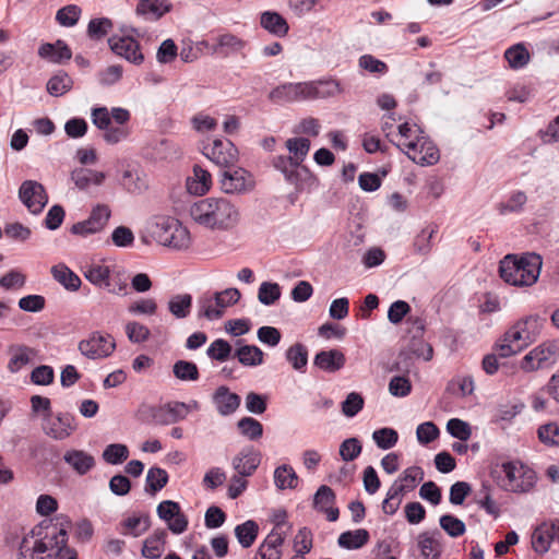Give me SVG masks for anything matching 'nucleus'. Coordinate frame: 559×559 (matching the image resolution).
Segmentation results:
<instances>
[{"label":"nucleus","mask_w":559,"mask_h":559,"mask_svg":"<svg viewBox=\"0 0 559 559\" xmlns=\"http://www.w3.org/2000/svg\"><path fill=\"white\" fill-rule=\"evenodd\" d=\"M281 297V287L277 283L263 282L258 292V299L265 306L275 304Z\"/></svg>","instance_id":"obj_53"},{"label":"nucleus","mask_w":559,"mask_h":559,"mask_svg":"<svg viewBox=\"0 0 559 559\" xmlns=\"http://www.w3.org/2000/svg\"><path fill=\"white\" fill-rule=\"evenodd\" d=\"M504 58L507 59L510 68L521 69L528 63L531 57L528 50L523 44H515L506 50Z\"/></svg>","instance_id":"obj_42"},{"label":"nucleus","mask_w":559,"mask_h":559,"mask_svg":"<svg viewBox=\"0 0 559 559\" xmlns=\"http://www.w3.org/2000/svg\"><path fill=\"white\" fill-rule=\"evenodd\" d=\"M364 397L357 392H350L342 403V413L346 417L356 416L364 408Z\"/></svg>","instance_id":"obj_57"},{"label":"nucleus","mask_w":559,"mask_h":559,"mask_svg":"<svg viewBox=\"0 0 559 559\" xmlns=\"http://www.w3.org/2000/svg\"><path fill=\"white\" fill-rule=\"evenodd\" d=\"M246 46L245 40L233 35V34H223L217 37V46L215 51L223 52L224 55L238 52L243 49Z\"/></svg>","instance_id":"obj_46"},{"label":"nucleus","mask_w":559,"mask_h":559,"mask_svg":"<svg viewBox=\"0 0 559 559\" xmlns=\"http://www.w3.org/2000/svg\"><path fill=\"white\" fill-rule=\"evenodd\" d=\"M126 334L130 342L142 343L148 340L151 333L144 324L131 321L126 324Z\"/></svg>","instance_id":"obj_61"},{"label":"nucleus","mask_w":559,"mask_h":559,"mask_svg":"<svg viewBox=\"0 0 559 559\" xmlns=\"http://www.w3.org/2000/svg\"><path fill=\"white\" fill-rule=\"evenodd\" d=\"M526 202V194L523 191H515L510 195L507 202L500 203L498 205V211L502 215L512 212H521Z\"/></svg>","instance_id":"obj_56"},{"label":"nucleus","mask_w":559,"mask_h":559,"mask_svg":"<svg viewBox=\"0 0 559 559\" xmlns=\"http://www.w3.org/2000/svg\"><path fill=\"white\" fill-rule=\"evenodd\" d=\"M78 429L76 418L70 413L45 415L43 431L53 440L62 441L70 438Z\"/></svg>","instance_id":"obj_13"},{"label":"nucleus","mask_w":559,"mask_h":559,"mask_svg":"<svg viewBox=\"0 0 559 559\" xmlns=\"http://www.w3.org/2000/svg\"><path fill=\"white\" fill-rule=\"evenodd\" d=\"M192 308V296L190 294H177L168 300V310L176 319L187 318Z\"/></svg>","instance_id":"obj_38"},{"label":"nucleus","mask_w":559,"mask_h":559,"mask_svg":"<svg viewBox=\"0 0 559 559\" xmlns=\"http://www.w3.org/2000/svg\"><path fill=\"white\" fill-rule=\"evenodd\" d=\"M218 182L221 190L226 194H245L252 191L255 186L253 175L236 165L222 169Z\"/></svg>","instance_id":"obj_10"},{"label":"nucleus","mask_w":559,"mask_h":559,"mask_svg":"<svg viewBox=\"0 0 559 559\" xmlns=\"http://www.w3.org/2000/svg\"><path fill=\"white\" fill-rule=\"evenodd\" d=\"M203 154L222 169L230 168L238 162V150L229 140H214L205 146Z\"/></svg>","instance_id":"obj_15"},{"label":"nucleus","mask_w":559,"mask_h":559,"mask_svg":"<svg viewBox=\"0 0 559 559\" xmlns=\"http://www.w3.org/2000/svg\"><path fill=\"white\" fill-rule=\"evenodd\" d=\"M71 178L74 185L79 189H87L90 186H100L103 185L106 175L103 171H97L88 168H80L75 169L71 174Z\"/></svg>","instance_id":"obj_30"},{"label":"nucleus","mask_w":559,"mask_h":559,"mask_svg":"<svg viewBox=\"0 0 559 559\" xmlns=\"http://www.w3.org/2000/svg\"><path fill=\"white\" fill-rule=\"evenodd\" d=\"M274 484L280 490L295 489L298 485V476L290 465L283 464L274 471Z\"/></svg>","instance_id":"obj_37"},{"label":"nucleus","mask_w":559,"mask_h":559,"mask_svg":"<svg viewBox=\"0 0 559 559\" xmlns=\"http://www.w3.org/2000/svg\"><path fill=\"white\" fill-rule=\"evenodd\" d=\"M72 87L73 80L64 71H58L48 80L46 84L48 94L55 97H60L67 94Z\"/></svg>","instance_id":"obj_35"},{"label":"nucleus","mask_w":559,"mask_h":559,"mask_svg":"<svg viewBox=\"0 0 559 559\" xmlns=\"http://www.w3.org/2000/svg\"><path fill=\"white\" fill-rule=\"evenodd\" d=\"M123 69L119 64H112L102 70L97 74L100 85L110 86L119 82L122 78Z\"/></svg>","instance_id":"obj_63"},{"label":"nucleus","mask_w":559,"mask_h":559,"mask_svg":"<svg viewBox=\"0 0 559 559\" xmlns=\"http://www.w3.org/2000/svg\"><path fill=\"white\" fill-rule=\"evenodd\" d=\"M108 44L117 56L124 58L133 64H141L144 60L140 44L131 36H112L108 39Z\"/></svg>","instance_id":"obj_18"},{"label":"nucleus","mask_w":559,"mask_h":559,"mask_svg":"<svg viewBox=\"0 0 559 559\" xmlns=\"http://www.w3.org/2000/svg\"><path fill=\"white\" fill-rule=\"evenodd\" d=\"M286 359L292 367L300 372H304L308 364V350L305 345L297 343L286 350Z\"/></svg>","instance_id":"obj_43"},{"label":"nucleus","mask_w":559,"mask_h":559,"mask_svg":"<svg viewBox=\"0 0 559 559\" xmlns=\"http://www.w3.org/2000/svg\"><path fill=\"white\" fill-rule=\"evenodd\" d=\"M235 357L245 367H258L264 361V353L255 345H241L235 352Z\"/></svg>","instance_id":"obj_33"},{"label":"nucleus","mask_w":559,"mask_h":559,"mask_svg":"<svg viewBox=\"0 0 559 559\" xmlns=\"http://www.w3.org/2000/svg\"><path fill=\"white\" fill-rule=\"evenodd\" d=\"M417 545L424 559H438L442 552L439 532L420 533Z\"/></svg>","instance_id":"obj_27"},{"label":"nucleus","mask_w":559,"mask_h":559,"mask_svg":"<svg viewBox=\"0 0 559 559\" xmlns=\"http://www.w3.org/2000/svg\"><path fill=\"white\" fill-rule=\"evenodd\" d=\"M361 451L362 445L357 438L345 439L340 445V455L345 462L354 461L360 455Z\"/></svg>","instance_id":"obj_58"},{"label":"nucleus","mask_w":559,"mask_h":559,"mask_svg":"<svg viewBox=\"0 0 559 559\" xmlns=\"http://www.w3.org/2000/svg\"><path fill=\"white\" fill-rule=\"evenodd\" d=\"M166 532H155L151 537L146 538L142 548V555L148 559H158L165 547Z\"/></svg>","instance_id":"obj_39"},{"label":"nucleus","mask_w":559,"mask_h":559,"mask_svg":"<svg viewBox=\"0 0 559 559\" xmlns=\"http://www.w3.org/2000/svg\"><path fill=\"white\" fill-rule=\"evenodd\" d=\"M336 496L332 488L322 485L318 488L313 497V507L316 510L325 513L330 522H335L338 519V508L334 507Z\"/></svg>","instance_id":"obj_21"},{"label":"nucleus","mask_w":559,"mask_h":559,"mask_svg":"<svg viewBox=\"0 0 559 559\" xmlns=\"http://www.w3.org/2000/svg\"><path fill=\"white\" fill-rule=\"evenodd\" d=\"M237 426L240 433L250 440H257L262 437L263 426L259 420L252 417L241 418Z\"/></svg>","instance_id":"obj_52"},{"label":"nucleus","mask_w":559,"mask_h":559,"mask_svg":"<svg viewBox=\"0 0 559 559\" xmlns=\"http://www.w3.org/2000/svg\"><path fill=\"white\" fill-rule=\"evenodd\" d=\"M63 460L79 475L87 474L95 466L94 456L83 450H68Z\"/></svg>","instance_id":"obj_24"},{"label":"nucleus","mask_w":559,"mask_h":559,"mask_svg":"<svg viewBox=\"0 0 559 559\" xmlns=\"http://www.w3.org/2000/svg\"><path fill=\"white\" fill-rule=\"evenodd\" d=\"M447 430L448 432L462 441H466L471 438L472 430L469 425L459 418H452L447 424Z\"/></svg>","instance_id":"obj_62"},{"label":"nucleus","mask_w":559,"mask_h":559,"mask_svg":"<svg viewBox=\"0 0 559 559\" xmlns=\"http://www.w3.org/2000/svg\"><path fill=\"white\" fill-rule=\"evenodd\" d=\"M554 540H556L555 534L548 522L539 524L532 534V547L537 554H546Z\"/></svg>","instance_id":"obj_29"},{"label":"nucleus","mask_w":559,"mask_h":559,"mask_svg":"<svg viewBox=\"0 0 559 559\" xmlns=\"http://www.w3.org/2000/svg\"><path fill=\"white\" fill-rule=\"evenodd\" d=\"M9 360L7 369L11 373H17L22 369L38 360V350L25 344H12L8 347Z\"/></svg>","instance_id":"obj_17"},{"label":"nucleus","mask_w":559,"mask_h":559,"mask_svg":"<svg viewBox=\"0 0 559 559\" xmlns=\"http://www.w3.org/2000/svg\"><path fill=\"white\" fill-rule=\"evenodd\" d=\"M369 540V533L365 528L347 531L338 536L337 544L345 549H359Z\"/></svg>","instance_id":"obj_36"},{"label":"nucleus","mask_w":559,"mask_h":559,"mask_svg":"<svg viewBox=\"0 0 559 559\" xmlns=\"http://www.w3.org/2000/svg\"><path fill=\"white\" fill-rule=\"evenodd\" d=\"M502 472L504 474L503 487L508 491L526 493L536 485V473L521 462L503 463Z\"/></svg>","instance_id":"obj_8"},{"label":"nucleus","mask_w":559,"mask_h":559,"mask_svg":"<svg viewBox=\"0 0 559 559\" xmlns=\"http://www.w3.org/2000/svg\"><path fill=\"white\" fill-rule=\"evenodd\" d=\"M261 463V453L252 447L243 448L234 459L233 467L239 476H251Z\"/></svg>","instance_id":"obj_19"},{"label":"nucleus","mask_w":559,"mask_h":559,"mask_svg":"<svg viewBox=\"0 0 559 559\" xmlns=\"http://www.w3.org/2000/svg\"><path fill=\"white\" fill-rule=\"evenodd\" d=\"M372 440L381 450L392 449L399 441V433L393 428H380L372 432Z\"/></svg>","instance_id":"obj_45"},{"label":"nucleus","mask_w":559,"mask_h":559,"mask_svg":"<svg viewBox=\"0 0 559 559\" xmlns=\"http://www.w3.org/2000/svg\"><path fill=\"white\" fill-rule=\"evenodd\" d=\"M102 457L108 464L118 465L129 457V449L122 443H111L105 448Z\"/></svg>","instance_id":"obj_44"},{"label":"nucleus","mask_w":559,"mask_h":559,"mask_svg":"<svg viewBox=\"0 0 559 559\" xmlns=\"http://www.w3.org/2000/svg\"><path fill=\"white\" fill-rule=\"evenodd\" d=\"M286 535L287 531L281 530V522H278V525H275L259 547L271 552H282L280 548Z\"/></svg>","instance_id":"obj_49"},{"label":"nucleus","mask_w":559,"mask_h":559,"mask_svg":"<svg viewBox=\"0 0 559 559\" xmlns=\"http://www.w3.org/2000/svg\"><path fill=\"white\" fill-rule=\"evenodd\" d=\"M111 216V210L107 204H96L93 206L90 216L71 226V234L80 237H88L102 233L107 226Z\"/></svg>","instance_id":"obj_14"},{"label":"nucleus","mask_w":559,"mask_h":559,"mask_svg":"<svg viewBox=\"0 0 559 559\" xmlns=\"http://www.w3.org/2000/svg\"><path fill=\"white\" fill-rule=\"evenodd\" d=\"M82 10L76 4H69L59 9L56 13V21L64 27L74 26L81 16Z\"/></svg>","instance_id":"obj_51"},{"label":"nucleus","mask_w":559,"mask_h":559,"mask_svg":"<svg viewBox=\"0 0 559 559\" xmlns=\"http://www.w3.org/2000/svg\"><path fill=\"white\" fill-rule=\"evenodd\" d=\"M231 352L233 347L227 341L217 338L207 347L206 355L213 360L225 361L230 357Z\"/></svg>","instance_id":"obj_54"},{"label":"nucleus","mask_w":559,"mask_h":559,"mask_svg":"<svg viewBox=\"0 0 559 559\" xmlns=\"http://www.w3.org/2000/svg\"><path fill=\"white\" fill-rule=\"evenodd\" d=\"M538 438L545 444L559 445V426L555 423L540 426Z\"/></svg>","instance_id":"obj_64"},{"label":"nucleus","mask_w":559,"mask_h":559,"mask_svg":"<svg viewBox=\"0 0 559 559\" xmlns=\"http://www.w3.org/2000/svg\"><path fill=\"white\" fill-rule=\"evenodd\" d=\"M439 524L440 527L452 538H457L466 532L465 523L451 514L441 515Z\"/></svg>","instance_id":"obj_48"},{"label":"nucleus","mask_w":559,"mask_h":559,"mask_svg":"<svg viewBox=\"0 0 559 559\" xmlns=\"http://www.w3.org/2000/svg\"><path fill=\"white\" fill-rule=\"evenodd\" d=\"M38 56L51 63L60 64L72 58V51L69 46L58 39L56 43H45L38 48Z\"/></svg>","instance_id":"obj_23"},{"label":"nucleus","mask_w":559,"mask_h":559,"mask_svg":"<svg viewBox=\"0 0 559 559\" xmlns=\"http://www.w3.org/2000/svg\"><path fill=\"white\" fill-rule=\"evenodd\" d=\"M29 379L36 385H50L55 380V370L51 366L40 365L32 370Z\"/></svg>","instance_id":"obj_59"},{"label":"nucleus","mask_w":559,"mask_h":559,"mask_svg":"<svg viewBox=\"0 0 559 559\" xmlns=\"http://www.w3.org/2000/svg\"><path fill=\"white\" fill-rule=\"evenodd\" d=\"M543 259L537 253H525L522 257L506 255L499 265L500 277L513 286H532L540 275Z\"/></svg>","instance_id":"obj_4"},{"label":"nucleus","mask_w":559,"mask_h":559,"mask_svg":"<svg viewBox=\"0 0 559 559\" xmlns=\"http://www.w3.org/2000/svg\"><path fill=\"white\" fill-rule=\"evenodd\" d=\"M212 186L211 174L199 165L193 167V175L187 179V189L191 194L203 195Z\"/></svg>","instance_id":"obj_28"},{"label":"nucleus","mask_w":559,"mask_h":559,"mask_svg":"<svg viewBox=\"0 0 559 559\" xmlns=\"http://www.w3.org/2000/svg\"><path fill=\"white\" fill-rule=\"evenodd\" d=\"M78 349L88 359H104L111 356L115 352L116 341L110 334L95 331L88 337L79 342Z\"/></svg>","instance_id":"obj_11"},{"label":"nucleus","mask_w":559,"mask_h":559,"mask_svg":"<svg viewBox=\"0 0 559 559\" xmlns=\"http://www.w3.org/2000/svg\"><path fill=\"white\" fill-rule=\"evenodd\" d=\"M240 292L237 288H227L216 293H205L198 298L197 317L207 321L219 320L225 309L237 304L240 299Z\"/></svg>","instance_id":"obj_7"},{"label":"nucleus","mask_w":559,"mask_h":559,"mask_svg":"<svg viewBox=\"0 0 559 559\" xmlns=\"http://www.w3.org/2000/svg\"><path fill=\"white\" fill-rule=\"evenodd\" d=\"M286 148L294 164L299 166L306 158L310 150V141L306 138H293L286 141Z\"/></svg>","instance_id":"obj_40"},{"label":"nucleus","mask_w":559,"mask_h":559,"mask_svg":"<svg viewBox=\"0 0 559 559\" xmlns=\"http://www.w3.org/2000/svg\"><path fill=\"white\" fill-rule=\"evenodd\" d=\"M170 9L171 3L168 0H141L136 5L135 13L147 21H157Z\"/></svg>","instance_id":"obj_25"},{"label":"nucleus","mask_w":559,"mask_h":559,"mask_svg":"<svg viewBox=\"0 0 559 559\" xmlns=\"http://www.w3.org/2000/svg\"><path fill=\"white\" fill-rule=\"evenodd\" d=\"M544 321L537 314L518 320L503 335L497 350L501 357H510L535 342L543 329Z\"/></svg>","instance_id":"obj_5"},{"label":"nucleus","mask_w":559,"mask_h":559,"mask_svg":"<svg viewBox=\"0 0 559 559\" xmlns=\"http://www.w3.org/2000/svg\"><path fill=\"white\" fill-rule=\"evenodd\" d=\"M52 277L67 290L75 292L81 286V278L66 264H57L51 267Z\"/></svg>","instance_id":"obj_31"},{"label":"nucleus","mask_w":559,"mask_h":559,"mask_svg":"<svg viewBox=\"0 0 559 559\" xmlns=\"http://www.w3.org/2000/svg\"><path fill=\"white\" fill-rule=\"evenodd\" d=\"M168 481V475L165 469L152 467L146 474V491L156 492L160 490Z\"/></svg>","instance_id":"obj_55"},{"label":"nucleus","mask_w":559,"mask_h":559,"mask_svg":"<svg viewBox=\"0 0 559 559\" xmlns=\"http://www.w3.org/2000/svg\"><path fill=\"white\" fill-rule=\"evenodd\" d=\"M399 142L396 146L407 155L409 159L421 166H430L438 163L440 153L436 144L424 134L420 128L408 122L399 127Z\"/></svg>","instance_id":"obj_3"},{"label":"nucleus","mask_w":559,"mask_h":559,"mask_svg":"<svg viewBox=\"0 0 559 559\" xmlns=\"http://www.w3.org/2000/svg\"><path fill=\"white\" fill-rule=\"evenodd\" d=\"M188 416V406L183 402H170L153 412V419L157 425H171L183 420Z\"/></svg>","instance_id":"obj_20"},{"label":"nucleus","mask_w":559,"mask_h":559,"mask_svg":"<svg viewBox=\"0 0 559 559\" xmlns=\"http://www.w3.org/2000/svg\"><path fill=\"white\" fill-rule=\"evenodd\" d=\"M111 270L105 264H92L84 271V277L94 286L99 288L110 287Z\"/></svg>","instance_id":"obj_34"},{"label":"nucleus","mask_w":559,"mask_h":559,"mask_svg":"<svg viewBox=\"0 0 559 559\" xmlns=\"http://www.w3.org/2000/svg\"><path fill=\"white\" fill-rule=\"evenodd\" d=\"M147 234L159 245L182 250L191 243L188 228L173 216L158 215L147 224Z\"/></svg>","instance_id":"obj_6"},{"label":"nucleus","mask_w":559,"mask_h":559,"mask_svg":"<svg viewBox=\"0 0 559 559\" xmlns=\"http://www.w3.org/2000/svg\"><path fill=\"white\" fill-rule=\"evenodd\" d=\"M69 552L63 523L44 520L22 537L17 559H58Z\"/></svg>","instance_id":"obj_1"},{"label":"nucleus","mask_w":559,"mask_h":559,"mask_svg":"<svg viewBox=\"0 0 559 559\" xmlns=\"http://www.w3.org/2000/svg\"><path fill=\"white\" fill-rule=\"evenodd\" d=\"M559 359V342L546 341L528 352L521 360L520 367L526 372L554 366Z\"/></svg>","instance_id":"obj_9"},{"label":"nucleus","mask_w":559,"mask_h":559,"mask_svg":"<svg viewBox=\"0 0 559 559\" xmlns=\"http://www.w3.org/2000/svg\"><path fill=\"white\" fill-rule=\"evenodd\" d=\"M345 356L338 349L321 350L313 359L314 366L325 372H336L345 365Z\"/></svg>","instance_id":"obj_26"},{"label":"nucleus","mask_w":559,"mask_h":559,"mask_svg":"<svg viewBox=\"0 0 559 559\" xmlns=\"http://www.w3.org/2000/svg\"><path fill=\"white\" fill-rule=\"evenodd\" d=\"M258 533L259 526L252 520H248L245 523L237 525L235 528V535L243 548H249L253 545Z\"/></svg>","instance_id":"obj_41"},{"label":"nucleus","mask_w":559,"mask_h":559,"mask_svg":"<svg viewBox=\"0 0 559 559\" xmlns=\"http://www.w3.org/2000/svg\"><path fill=\"white\" fill-rule=\"evenodd\" d=\"M213 403L222 416L231 415L240 405V396L225 386H218L213 394Z\"/></svg>","instance_id":"obj_22"},{"label":"nucleus","mask_w":559,"mask_h":559,"mask_svg":"<svg viewBox=\"0 0 559 559\" xmlns=\"http://www.w3.org/2000/svg\"><path fill=\"white\" fill-rule=\"evenodd\" d=\"M314 82L285 83L273 88L269 98L273 103H294L316 98Z\"/></svg>","instance_id":"obj_12"},{"label":"nucleus","mask_w":559,"mask_h":559,"mask_svg":"<svg viewBox=\"0 0 559 559\" xmlns=\"http://www.w3.org/2000/svg\"><path fill=\"white\" fill-rule=\"evenodd\" d=\"M275 169L281 171L285 179L290 183H295L298 180L297 165L294 164L289 156H275L272 162Z\"/></svg>","instance_id":"obj_47"},{"label":"nucleus","mask_w":559,"mask_h":559,"mask_svg":"<svg viewBox=\"0 0 559 559\" xmlns=\"http://www.w3.org/2000/svg\"><path fill=\"white\" fill-rule=\"evenodd\" d=\"M191 219L213 231H227L240 222L239 207L224 197H207L193 202L189 207Z\"/></svg>","instance_id":"obj_2"},{"label":"nucleus","mask_w":559,"mask_h":559,"mask_svg":"<svg viewBox=\"0 0 559 559\" xmlns=\"http://www.w3.org/2000/svg\"><path fill=\"white\" fill-rule=\"evenodd\" d=\"M173 372L181 381H197L199 379V369L192 361H176L173 366Z\"/></svg>","instance_id":"obj_50"},{"label":"nucleus","mask_w":559,"mask_h":559,"mask_svg":"<svg viewBox=\"0 0 559 559\" xmlns=\"http://www.w3.org/2000/svg\"><path fill=\"white\" fill-rule=\"evenodd\" d=\"M19 198L32 214H39L48 202L44 186L35 180H25L21 185Z\"/></svg>","instance_id":"obj_16"},{"label":"nucleus","mask_w":559,"mask_h":559,"mask_svg":"<svg viewBox=\"0 0 559 559\" xmlns=\"http://www.w3.org/2000/svg\"><path fill=\"white\" fill-rule=\"evenodd\" d=\"M260 23L264 29L278 37L285 36L288 32L286 20L276 12H263Z\"/></svg>","instance_id":"obj_32"},{"label":"nucleus","mask_w":559,"mask_h":559,"mask_svg":"<svg viewBox=\"0 0 559 559\" xmlns=\"http://www.w3.org/2000/svg\"><path fill=\"white\" fill-rule=\"evenodd\" d=\"M112 28L111 20L107 17L91 20L87 26V34L91 38L100 39Z\"/></svg>","instance_id":"obj_60"}]
</instances>
